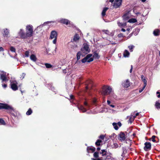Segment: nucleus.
I'll list each match as a JSON object with an SVG mask.
<instances>
[{
    "label": "nucleus",
    "mask_w": 160,
    "mask_h": 160,
    "mask_svg": "<svg viewBox=\"0 0 160 160\" xmlns=\"http://www.w3.org/2000/svg\"><path fill=\"white\" fill-rule=\"evenodd\" d=\"M5 109L8 110L11 113L14 112V108L7 104L0 103V109Z\"/></svg>",
    "instance_id": "f257e3e1"
},
{
    "label": "nucleus",
    "mask_w": 160,
    "mask_h": 160,
    "mask_svg": "<svg viewBox=\"0 0 160 160\" xmlns=\"http://www.w3.org/2000/svg\"><path fill=\"white\" fill-rule=\"evenodd\" d=\"M33 27L31 25H28L26 26V35L27 38L30 37L33 35Z\"/></svg>",
    "instance_id": "f03ea898"
},
{
    "label": "nucleus",
    "mask_w": 160,
    "mask_h": 160,
    "mask_svg": "<svg viewBox=\"0 0 160 160\" xmlns=\"http://www.w3.org/2000/svg\"><path fill=\"white\" fill-rule=\"evenodd\" d=\"M112 91V88L110 86H104L102 88V95H105L109 94Z\"/></svg>",
    "instance_id": "7ed1b4c3"
},
{
    "label": "nucleus",
    "mask_w": 160,
    "mask_h": 160,
    "mask_svg": "<svg viewBox=\"0 0 160 160\" xmlns=\"http://www.w3.org/2000/svg\"><path fill=\"white\" fill-rule=\"evenodd\" d=\"M93 59L92 57V55L90 54L87 55L84 58L82 59V61L83 63L90 62L93 61Z\"/></svg>",
    "instance_id": "20e7f679"
},
{
    "label": "nucleus",
    "mask_w": 160,
    "mask_h": 160,
    "mask_svg": "<svg viewBox=\"0 0 160 160\" xmlns=\"http://www.w3.org/2000/svg\"><path fill=\"white\" fill-rule=\"evenodd\" d=\"M57 35V33L55 31H52L51 33L50 38L51 39H54L52 42L54 44H55L56 43Z\"/></svg>",
    "instance_id": "39448f33"
},
{
    "label": "nucleus",
    "mask_w": 160,
    "mask_h": 160,
    "mask_svg": "<svg viewBox=\"0 0 160 160\" xmlns=\"http://www.w3.org/2000/svg\"><path fill=\"white\" fill-rule=\"evenodd\" d=\"M0 79L2 80V82L8 81V79L7 78V75L3 71H0Z\"/></svg>",
    "instance_id": "423d86ee"
},
{
    "label": "nucleus",
    "mask_w": 160,
    "mask_h": 160,
    "mask_svg": "<svg viewBox=\"0 0 160 160\" xmlns=\"http://www.w3.org/2000/svg\"><path fill=\"white\" fill-rule=\"evenodd\" d=\"M83 45V47L81 49V51L83 53L87 54L89 52L88 46L86 44H84Z\"/></svg>",
    "instance_id": "0eeeda50"
},
{
    "label": "nucleus",
    "mask_w": 160,
    "mask_h": 160,
    "mask_svg": "<svg viewBox=\"0 0 160 160\" xmlns=\"http://www.w3.org/2000/svg\"><path fill=\"white\" fill-rule=\"evenodd\" d=\"M18 83L16 81H14L11 82V88L14 91H16L18 89Z\"/></svg>",
    "instance_id": "6e6552de"
},
{
    "label": "nucleus",
    "mask_w": 160,
    "mask_h": 160,
    "mask_svg": "<svg viewBox=\"0 0 160 160\" xmlns=\"http://www.w3.org/2000/svg\"><path fill=\"white\" fill-rule=\"evenodd\" d=\"M130 82L128 79L124 81L122 83V86L124 88H127L129 87L130 85Z\"/></svg>",
    "instance_id": "1a4fd4ad"
},
{
    "label": "nucleus",
    "mask_w": 160,
    "mask_h": 160,
    "mask_svg": "<svg viewBox=\"0 0 160 160\" xmlns=\"http://www.w3.org/2000/svg\"><path fill=\"white\" fill-rule=\"evenodd\" d=\"M122 2V0H115L113 6L115 8H117L121 5Z\"/></svg>",
    "instance_id": "9d476101"
},
{
    "label": "nucleus",
    "mask_w": 160,
    "mask_h": 160,
    "mask_svg": "<svg viewBox=\"0 0 160 160\" xmlns=\"http://www.w3.org/2000/svg\"><path fill=\"white\" fill-rule=\"evenodd\" d=\"M44 64L47 68L53 69H58L56 68V67L55 66L53 65L48 63H45Z\"/></svg>",
    "instance_id": "9b49d317"
},
{
    "label": "nucleus",
    "mask_w": 160,
    "mask_h": 160,
    "mask_svg": "<svg viewBox=\"0 0 160 160\" xmlns=\"http://www.w3.org/2000/svg\"><path fill=\"white\" fill-rule=\"evenodd\" d=\"M118 139L121 141H124L125 139V135L123 132H121L118 135Z\"/></svg>",
    "instance_id": "f8f14e48"
},
{
    "label": "nucleus",
    "mask_w": 160,
    "mask_h": 160,
    "mask_svg": "<svg viewBox=\"0 0 160 160\" xmlns=\"http://www.w3.org/2000/svg\"><path fill=\"white\" fill-rule=\"evenodd\" d=\"M18 34L22 38L25 39L27 38L26 35V33H24V30L22 29H20Z\"/></svg>",
    "instance_id": "ddd939ff"
},
{
    "label": "nucleus",
    "mask_w": 160,
    "mask_h": 160,
    "mask_svg": "<svg viewBox=\"0 0 160 160\" xmlns=\"http://www.w3.org/2000/svg\"><path fill=\"white\" fill-rule=\"evenodd\" d=\"M59 22L61 23L68 25V24H70L69 21L66 19L61 18L58 21Z\"/></svg>",
    "instance_id": "4468645a"
},
{
    "label": "nucleus",
    "mask_w": 160,
    "mask_h": 160,
    "mask_svg": "<svg viewBox=\"0 0 160 160\" xmlns=\"http://www.w3.org/2000/svg\"><path fill=\"white\" fill-rule=\"evenodd\" d=\"M145 147L144 149L145 151H147L148 150H150L151 148V144L150 142H146L145 143Z\"/></svg>",
    "instance_id": "2eb2a0df"
},
{
    "label": "nucleus",
    "mask_w": 160,
    "mask_h": 160,
    "mask_svg": "<svg viewBox=\"0 0 160 160\" xmlns=\"http://www.w3.org/2000/svg\"><path fill=\"white\" fill-rule=\"evenodd\" d=\"M86 89L91 88L92 85V82L90 80L87 81L86 83Z\"/></svg>",
    "instance_id": "dca6fc26"
},
{
    "label": "nucleus",
    "mask_w": 160,
    "mask_h": 160,
    "mask_svg": "<svg viewBox=\"0 0 160 160\" xmlns=\"http://www.w3.org/2000/svg\"><path fill=\"white\" fill-rule=\"evenodd\" d=\"M51 22H55L54 21H51V22H45L43 24L40 25L37 27V29L38 30H41L44 26L46 24H48Z\"/></svg>",
    "instance_id": "f3484780"
},
{
    "label": "nucleus",
    "mask_w": 160,
    "mask_h": 160,
    "mask_svg": "<svg viewBox=\"0 0 160 160\" xmlns=\"http://www.w3.org/2000/svg\"><path fill=\"white\" fill-rule=\"evenodd\" d=\"M80 38L79 35L78 34H76L74 36L73 38L71 40L72 42H76L78 41Z\"/></svg>",
    "instance_id": "a211bd4d"
},
{
    "label": "nucleus",
    "mask_w": 160,
    "mask_h": 160,
    "mask_svg": "<svg viewBox=\"0 0 160 160\" xmlns=\"http://www.w3.org/2000/svg\"><path fill=\"white\" fill-rule=\"evenodd\" d=\"M3 36L6 37H8L9 34V30L7 28H5L3 29Z\"/></svg>",
    "instance_id": "6ab92c4d"
},
{
    "label": "nucleus",
    "mask_w": 160,
    "mask_h": 160,
    "mask_svg": "<svg viewBox=\"0 0 160 160\" xmlns=\"http://www.w3.org/2000/svg\"><path fill=\"white\" fill-rule=\"evenodd\" d=\"M30 59L33 62H35L37 61V58L35 55L34 54H32L30 57Z\"/></svg>",
    "instance_id": "aec40b11"
},
{
    "label": "nucleus",
    "mask_w": 160,
    "mask_h": 160,
    "mask_svg": "<svg viewBox=\"0 0 160 160\" xmlns=\"http://www.w3.org/2000/svg\"><path fill=\"white\" fill-rule=\"evenodd\" d=\"M160 34V31L158 29H156L153 32V34L155 36H158Z\"/></svg>",
    "instance_id": "412c9836"
},
{
    "label": "nucleus",
    "mask_w": 160,
    "mask_h": 160,
    "mask_svg": "<svg viewBox=\"0 0 160 160\" xmlns=\"http://www.w3.org/2000/svg\"><path fill=\"white\" fill-rule=\"evenodd\" d=\"M117 24L120 27H124L126 25V23L125 22L121 23L119 22H118Z\"/></svg>",
    "instance_id": "4be33fe9"
},
{
    "label": "nucleus",
    "mask_w": 160,
    "mask_h": 160,
    "mask_svg": "<svg viewBox=\"0 0 160 160\" xmlns=\"http://www.w3.org/2000/svg\"><path fill=\"white\" fill-rule=\"evenodd\" d=\"M129 52L127 50H125L123 52V56L125 57H128L129 55Z\"/></svg>",
    "instance_id": "5701e85b"
},
{
    "label": "nucleus",
    "mask_w": 160,
    "mask_h": 160,
    "mask_svg": "<svg viewBox=\"0 0 160 160\" xmlns=\"http://www.w3.org/2000/svg\"><path fill=\"white\" fill-rule=\"evenodd\" d=\"M78 108L79 110L82 111V112H85L86 111V109L82 106H79Z\"/></svg>",
    "instance_id": "b1692460"
},
{
    "label": "nucleus",
    "mask_w": 160,
    "mask_h": 160,
    "mask_svg": "<svg viewBox=\"0 0 160 160\" xmlns=\"http://www.w3.org/2000/svg\"><path fill=\"white\" fill-rule=\"evenodd\" d=\"M129 18V15L128 14H125L123 16V19L125 21L128 20Z\"/></svg>",
    "instance_id": "393cba45"
},
{
    "label": "nucleus",
    "mask_w": 160,
    "mask_h": 160,
    "mask_svg": "<svg viewBox=\"0 0 160 160\" xmlns=\"http://www.w3.org/2000/svg\"><path fill=\"white\" fill-rule=\"evenodd\" d=\"M93 58H94L95 59H98L99 58V56L98 55V54L96 52H94L93 53Z\"/></svg>",
    "instance_id": "a878e982"
},
{
    "label": "nucleus",
    "mask_w": 160,
    "mask_h": 160,
    "mask_svg": "<svg viewBox=\"0 0 160 160\" xmlns=\"http://www.w3.org/2000/svg\"><path fill=\"white\" fill-rule=\"evenodd\" d=\"M146 85H147V83H146V81L144 80V86H143V88L142 89H140L139 90V92L140 93L141 92L143 91V90L145 88Z\"/></svg>",
    "instance_id": "bb28decb"
},
{
    "label": "nucleus",
    "mask_w": 160,
    "mask_h": 160,
    "mask_svg": "<svg viewBox=\"0 0 160 160\" xmlns=\"http://www.w3.org/2000/svg\"><path fill=\"white\" fill-rule=\"evenodd\" d=\"M108 8H105L103 9L102 11V15L103 16L105 15V13L106 11L108 10Z\"/></svg>",
    "instance_id": "cd10ccee"
},
{
    "label": "nucleus",
    "mask_w": 160,
    "mask_h": 160,
    "mask_svg": "<svg viewBox=\"0 0 160 160\" xmlns=\"http://www.w3.org/2000/svg\"><path fill=\"white\" fill-rule=\"evenodd\" d=\"M137 21L136 19L134 18H132L129 19L128 20V22L131 23H134V22H136Z\"/></svg>",
    "instance_id": "c85d7f7f"
},
{
    "label": "nucleus",
    "mask_w": 160,
    "mask_h": 160,
    "mask_svg": "<svg viewBox=\"0 0 160 160\" xmlns=\"http://www.w3.org/2000/svg\"><path fill=\"white\" fill-rule=\"evenodd\" d=\"M129 118V119L128 121V123H131L132 122V121L133 120H132V115H131L130 116H128L127 118Z\"/></svg>",
    "instance_id": "c756f323"
},
{
    "label": "nucleus",
    "mask_w": 160,
    "mask_h": 160,
    "mask_svg": "<svg viewBox=\"0 0 160 160\" xmlns=\"http://www.w3.org/2000/svg\"><path fill=\"white\" fill-rule=\"evenodd\" d=\"M112 125L114 127V128L116 130H118V127L117 126V124L115 122H113L112 123Z\"/></svg>",
    "instance_id": "7c9ffc66"
},
{
    "label": "nucleus",
    "mask_w": 160,
    "mask_h": 160,
    "mask_svg": "<svg viewBox=\"0 0 160 160\" xmlns=\"http://www.w3.org/2000/svg\"><path fill=\"white\" fill-rule=\"evenodd\" d=\"M102 32H103L105 34L109 35L111 34V32H109V31L107 30H102Z\"/></svg>",
    "instance_id": "2f4dec72"
},
{
    "label": "nucleus",
    "mask_w": 160,
    "mask_h": 160,
    "mask_svg": "<svg viewBox=\"0 0 160 160\" xmlns=\"http://www.w3.org/2000/svg\"><path fill=\"white\" fill-rule=\"evenodd\" d=\"M10 50L12 52L16 53V49L13 47H10Z\"/></svg>",
    "instance_id": "473e14b6"
},
{
    "label": "nucleus",
    "mask_w": 160,
    "mask_h": 160,
    "mask_svg": "<svg viewBox=\"0 0 160 160\" xmlns=\"http://www.w3.org/2000/svg\"><path fill=\"white\" fill-rule=\"evenodd\" d=\"M32 112V111L31 108H29L26 114L27 115H29L31 114Z\"/></svg>",
    "instance_id": "72a5a7b5"
},
{
    "label": "nucleus",
    "mask_w": 160,
    "mask_h": 160,
    "mask_svg": "<svg viewBox=\"0 0 160 160\" xmlns=\"http://www.w3.org/2000/svg\"><path fill=\"white\" fill-rule=\"evenodd\" d=\"M101 142V140L99 139H98L95 142V144L96 145L98 146H100V143Z\"/></svg>",
    "instance_id": "f704fd0d"
},
{
    "label": "nucleus",
    "mask_w": 160,
    "mask_h": 160,
    "mask_svg": "<svg viewBox=\"0 0 160 160\" xmlns=\"http://www.w3.org/2000/svg\"><path fill=\"white\" fill-rule=\"evenodd\" d=\"M118 146L117 143H114L112 146V148H116L118 147Z\"/></svg>",
    "instance_id": "c9c22d12"
},
{
    "label": "nucleus",
    "mask_w": 160,
    "mask_h": 160,
    "mask_svg": "<svg viewBox=\"0 0 160 160\" xmlns=\"http://www.w3.org/2000/svg\"><path fill=\"white\" fill-rule=\"evenodd\" d=\"M155 107L157 109L160 108V103L158 102H156L155 103Z\"/></svg>",
    "instance_id": "e433bc0d"
},
{
    "label": "nucleus",
    "mask_w": 160,
    "mask_h": 160,
    "mask_svg": "<svg viewBox=\"0 0 160 160\" xmlns=\"http://www.w3.org/2000/svg\"><path fill=\"white\" fill-rule=\"evenodd\" d=\"M156 136H153L152 137L149 139L150 140H152L153 142H155L156 140H155V138H156Z\"/></svg>",
    "instance_id": "4c0bfd02"
},
{
    "label": "nucleus",
    "mask_w": 160,
    "mask_h": 160,
    "mask_svg": "<svg viewBox=\"0 0 160 160\" xmlns=\"http://www.w3.org/2000/svg\"><path fill=\"white\" fill-rule=\"evenodd\" d=\"M81 55V53L80 52H78L77 54V59L78 60L80 59Z\"/></svg>",
    "instance_id": "58836bf2"
},
{
    "label": "nucleus",
    "mask_w": 160,
    "mask_h": 160,
    "mask_svg": "<svg viewBox=\"0 0 160 160\" xmlns=\"http://www.w3.org/2000/svg\"><path fill=\"white\" fill-rule=\"evenodd\" d=\"M29 56V52L28 51H26L25 53V56L26 57H28Z\"/></svg>",
    "instance_id": "ea45409f"
},
{
    "label": "nucleus",
    "mask_w": 160,
    "mask_h": 160,
    "mask_svg": "<svg viewBox=\"0 0 160 160\" xmlns=\"http://www.w3.org/2000/svg\"><path fill=\"white\" fill-rule=\"evenodd\" d=\"M134 47V46L133 45H131L128 46V48H129L130 52H132L133 51L132 49H133Z\"/></svg>",
    "instance_id": "a19ab883"
},
{
    "label": "nucleus",
    "mask_w": 160,
    "mask_h": 160,
    "mask_svg": "<svg viewBox=\"0 0 160 160\" xmlns=\"http://www.w3.org/2000/svg\"><path fill=\"white\" fill-rule=\"evenodd\" d=\"M5 123L4 121L2 118H0V124L5 125Z\"/></svg>",
    "instance_id": "79ce46f5"
},
{
    "label": "nucleus",
    "mask_w": 160,
    "mask_h": 160,
    "mask_svg": "<svg viewBox=\"0 0 160 160\" xmlns=\"http://www.w3.org/2000/svg\"><path fill=\"white\" fill-rule=\"evenodd\" d=\"M106 151L104 149L102 150V156H104L106 155Z\"/></svg>",
    "instance_id": "37998d69"
},
{
    "label": "nucleus",
    "mask_w": 160,
    "mask_h": 160,
    "mask_svg": "<svg viewBox=\"0 0 160 160\" xmlns=\"http://www.w3.org/2000/svg\"><path fill=\"white\" fill-rule=\"evenodd\" d=\"M93 156L95 158H97L98 157V153L95 152L93 154Z\"/></svg>",
    "instance_id": "c03bdc74"
},
{
    "label": "nucleus",
    "mask_w": 160,
    "mask_h": 160,
    "mask_svg": "<svg viewBox=\"0 0 160 160\" xmlns=\"http://www.w3.org/2000/svg\"><path fill=\"white\" fill-rule=\"evenodd\" d=\"M50 50V49L49 48H46V53L47 54H51L50 53H49V52Z\"/></svg>",
    "instance_id": "a18cd8bd"
},
{
    "label": "nucleus",
    "mask_w": 160,
    "mask_h": 160,
    "mask_svg": "<svg viewBox=\"0 0 160 160\" xmlns=\"http://www.w3.org/2000/svg\"><path fill=\"white\" fill-rule=\"evenodd\" d=\"M25 75V73H23L21 75H20V78L21 79H22L24 78Z\"/></svg>",
    "instance_id": "49530a36"
},
{
    "label": "nucleus",
    "mask_w": 160,
    "mask_h": 160,
    "mask_svg": "<svg viewBox=\"0 0 160 160\" xmlns=\"http://www.w3.org/2000/svg\"><path fill=\"white\" fill-rule=\"evenodd\" d=\"M141 79H142V81L143 82H144V81L145 80V81H146V83H147V80H146V79H145V78H144V76L143 75H142L141 76Z\"/></svg>",
    "instance_id": "de8ad7c7"
},
{
    "label": "nucleus",
    "mask_w": 160,
    "mask_h": 160,
    "mask_svg": "<svg viewBox=\"0 0 160 160\" xmlns=\"http://www.w3.org/2000/svg\"><path fill=\"white\" fill-rule=\"evenodd\" d=\"M89 149L91 150L92 152H94L95 150V148L94 147L90 148H89Z\"/></svg>",
    "instance_id": "09e8293b"
},
{
    "label": "nucleus",
    "mask_w": 160,
    "mask_h": 160,
    "mask_svg": "<svg viewBox=\"0 0 160 160\" xmlns=\"http://www.w3.org/2000/svg\"><path fill=\"white\" fill-rule=\"evenodd\" d=\"M104 137L105 136L103 135H101L99 137L102 140H103L104 139Z\"/></svg>",
    "instance_id": "8fccbe9b"
},
{
    "label": "nucleus",
    "mask_w": 160,
    "mask_h": 160,
    "mask_svg": "<svg viewBox=\"0 0 160 160\" xmlns=\"http://www.w3.org/2000/svg\"><path fill=\"white\" fill-rule=\"evenodd\" d=\"M84 104L86 106H87L88 108V109H89L90 108V106L88 105L87 103L86 102H84Z\"/></svg>",
    "instance_id": "3c124183"
},
{
    "label": "nucleus",
    "mask_w": 160,
    "mask_h": 160,
    "mask_svg": "<svg viewBox=\"0 0 160 160\" xmlns=\"http://www.w3.org/2000/svg\"><path fill=\"white\" fill-rule=\"evenodd\" d=\"M107 103L108 104V105H109V106H110V105H111V101L109 100H107Z\"/></svg>",
    "instance_id": "603ef678"
},
{
    "label": "nucleus",
    "mask_w": 160,
    "mask_h": 160,
    "mask_svg": "<svg viewBox=\"0 0 160 160\" xmlns=\"http://www.w3.org/2000/svg\"><path fill=\"white\" fill-rule=\"evenodd\" d=\"M2 86L4 88H5L7 87V84H2Z\"/></svg>",
    "instance_id": "864d4df0"
},
{
    "label": "nucleus",
    "mask_w": 160,
    "mask_h": 160,
    "mask_svg": "<svg viewBox=\"0 0 160 160\" xmlns=\"http://www.w3.org/2000/svg\"><path fill=\"white\" fill-rule=\"evenodd\" d=\"M117 124L119 127H120L122 126V124L120 122H118Z\"/></svg>",
    "instance_id": "5fc2aeb1"
},
{
    "label": "nucleus",
    "mask_w": 160,
    "mask_h": 160,
    "mask_svg": "<svg viewBox=\"0 0 160 160\" xmlns=\"http://www.w3.org/2000/svg\"><path fill=\"white\" fill-rule=\"evenodd\" d=\"M4 51V49L2 47H0V52L1 51Z\"/></svg>",
    "instance_id": "6e6d98bb"
},
{
    "label": "nucleus",
    "mask_w": 160,
    "mask_h": 160,
    "mask_svg": "<svg viewBox=\"0 0 160 160\" xmlns=\"http://www.w3.org/2000/svg\"><path fill=\"white\" fill-rule=\"evenodd\" d=\"M51 89L54 92H56V91H54V90H55V89L53 87H51Z\"/></svg>",
    "instance_id": "4d7b16f0"
},
{
    "label": "nucleus",
    "mask_w": 160,
    "mask_h": 160,
    "mask_svg": "<svg viewBox=\"0 0 160 160\" xmlns=\"http://www.w3.org/2000/svg\"><path fill=\"white\" fill-rule=\"evenodd\" d=\"M70 98L71 99H73V96L72 95H70Z\"/></svg>",
    "instance_id": "13d9d810"
},
{
    "label": "nucleus",
    "mask_w": 160,
    "mask_h": 160,
    "mask_svg": "<svg viewBox=\"0 0 160 160\" xmlns=\"http://www.w3.org/2000/svg\"><path fill=\"white\" fill-rule=\"evenodd\" d=\"M136 117V116L135 115L134 116L132 115V120H133Z\"/></svg>",
    "instance_id": "bf43d9fd"
},
{
    "label": "nucleus",
    "mask_w": 160,
    "mask_h": 160,
    "mask_svg": "<svg viewBox=\"0 0 160 160\" xmlns=\"http://www.w3.org/2000/svg\"><path fill=\"white\" fill-rule=\"evenodd\" d=\"M122 34H120L118 35V36L119 37H122Z\"/></svg>",
    "instance_id": "052dcab7"
},
{
    "label": "nucleus",
    "mask_w": 160,
    "mask_h": 160,
    "mask_svg": "<svg viewBox=\"0 0 160 160\" xmlns=\"http://www.w3.org/2000/svg\"><path fill=\"white\" fill-rule=\"evenodd\" d=\"M112 108H114L115 107V106L113 105H112V104H111V105H110V106Z\"/></svg>",
    "instance_id": "680f3d73"
},
{
    "label": "nucleus",
    "mask_w": 160,
    "mask_h": 160,
    "mask_svg": "<svg viewBox=\"0 0 160 160\" xmlns=\"http://www.w3.org/2000/svg\"><path fill=\"white\" fill-rule=\"evenodd\" d=\"M121 31L123 32H124L126 31L125 30L124 28H122L121 30Z\"/></svg>",
    "instance_id": "e2e57ef3"
},
{
    "label": "nucleus",
    "mask_w": 160,
    "mask_h": 160,
    "mask_svg": "<svg viewBox=\"0 0 160 160\" xmlns=\"http://www.w3.org/2000/svg\"><path fill=\"white\" fill-rule=\"evenodd\" d=\"M131 69H130V70H132V69H133V66L132 65H131Z\"/></svg>",
    "instance_id": "0e129e2a"
},
{
    "label": "nucleus",
    "mask_w": 160,
    "mask_h": 160,
    "mask_svg": "<svg viewBox=\"0 0 160 160\" xmlns=\"http://www.w3.org/2000/svg\"><path fill=\"white\" fill-rule=\"evenodd\" d=\"M100 148H97V150H98V151H99L100 150Z\"/></svg>",
    "instance_id": "69168bd1"
},
{
    "label": "nucleus",
    "mask_w": 160,
    "mask_h": 160,
    "mask_svg": "<svg viewBox=\"0 0 160 160\" xmlns=\"http://www.w3.org/2000/svg\"><path fill=\"white\" fill-rule=\"evenodd\" d=\"M138 115H139V113H137L135 115H136V116H138Z\"/></svg>",
    "instance_id": "338daca9"
},
{
    "label": "nucleus",
    "mask_w": 160,
    "mask_h": 160,
    "mask_svg": "<svg viewBox=\"0 0 160 160\" xmlns=\"http://www.w3.org/2000/svg\"><path fill=\"white\" fill-rule=\"evenodd\" d=\"M158 97L160 98V93L159 94V95L157 96Z\"/></svg>",
    "instance_id": "774afa93"
}]
</instances>
